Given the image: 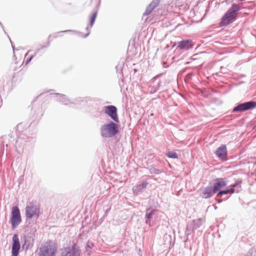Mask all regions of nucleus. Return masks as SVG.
Instances as JSON below:
<instances>
[{
  "label": "nucleus",
  "instance_id": "1",
  "mask_svg": "<svg viewBox=\"0 0 256 256\" xmlns=\"http://www.w3.org/2000/svg\"><path fill=\"white\" fill-rule=\"evenodd\" d=\"M239 10L240 8L238 4H234L232 5V8L226 12L221 18L219 26L220 27L226 26L234 22L236 18L237 12Z\"/></svg>",
  "mask_w": 256,
  "mask_h": 256
},
{
  "label": "nucleus",
  "instance_id": "2",
  "mask_svg": "<svg viewBox=\"0 0 256 256\" xmlns=\"http://www.w3.org/2000/svg\"><path fill=\"white\" fill-rule=\"evenodd\" d=\"M58 246L56 242L48 240L40 248L39 256H54L57 252Z\"/></svg>",
  "mask_w": 256,
  "mask_h": 256
},
{
  "label": "nucleus",
  "instance_id": "3",
  "mask_svg": "<svg viewBox=\"0 0 256 256\" xmlns=\"http://www.w3.org/2000/svg\"><path fill=\"white\" fill-rule=\"evenodd\" d=\"M118 132L117 124L113 122L104 124L101 128V134L103 137L110 138L116 135Z\"/></svg>",
  "mask_w": 256,
  "mask_h": 256
},
{
  "label": "nucleus",
  "instance_id": "4",
  "mask_svg": "<svg viewBox=\"0 0 256 256\" xmlns=\"http://www.w3.org/2000/svg\"><path fill=\"white\" fill-rule=\"evenodd\" d=\"M40 206L36 202L30 203L26 208V215L27 218H31L32 217H38L40 213Z\"/></svg>",
  "mask_w": 256,
  "mask_h": 256
},
{
  "label": "nucleus",
  "instance_id": "5",
  "mask_svg": "<svg viewBox=\"0 0 256 256\" xmlns=\"http://www.w3.org/2000/svg\"><path fill=\"white\" fill-rule=\"evenodd\" d=\"M62 256H80V250L76 242L64 248Z\"/></svg>",
  "mask_w": 256,
  "mask_h": 256
},
{
  "label": "nucleus",
  "instance_id": "6",
  "mask_svg": "<svg viewBox=\"0 0 256 256\" xmlns=\"http://www.w3.org/2000/svg\"><path fill=\"white\" fill-rule=\"evenodd\" d=\"M21 222V218L18 208L17 206L12 208V210L11 224L13 228H15Z\"/></svg>",
  "mask_w": 256,
  "mask_h": 256
},
{
  "label": "nucleus",
  "instance_id": "7",
  "mask_svg": "<svg viewBox=\"0 0 256 256\" xmlns=\"http://www.w3.org/2000/svg\"><path fill=\"white\" fill-rule=\"evenodd\" d=\"M105 114L108 116L116 122H119L118 116L117 114V108L114 106H108L104 107Z\"/></svg>",
  "mask_w": 256,
  "mask_h": 256
},
{
  "label": "nucleus",
  "instance_id": "8",
  "mask_svg": "<svg viewBox=\"0 0 256 256\" xmlns=\"http://www.w3.org/2000/svg\"><path fill=\"white\" fill-rule=\"evenodd\" d=\"M256 107V102H249L238 104L234 108L233 112H244L253 109Z\"/></svg>",
  "mask_w": 256,
  "mask_h": 256
},
{
  "label": "nucleus",
  "instance_id": "9",
  "mask_svg": "<svg viewBox=\"0 0 256 256\" xmlns=\"http://www.w3.org/2000/svg\"><path fill=\"white\" fill-rule=\"evenodd\" d=\"M12 241V254L13 256H18L20 249V242L17 234L14 235Z\"/></svg>",
  "mask_w": 256,
  "mask_h": 256
},
{
  "label": "nucleus",
  "instance_id": "10",
  "mask_svg": "<svg viewBox=\"0 0 256 256\" xmlns=\"http://www.w3.org/2000/svg\"><path fill=\"white\" fill-rule=\"evenodd\" d=\"M227 182L226 179L222 178H216L214 184L213 188L214 192H218L220 189L226 186Z\"/></svg>",
  "mask_w": 256,
  "mask_h": 256
},
{
  "label": "nucleus",
  "instance_id": "11",
  "mask_svg": "<svg viewBox=\"0 0 256 256\" xmlns=\"http://www.w3.org/2000/svg\"><path fill=\"white\" fill-rule=\"evenodd\" d=\"M194 46L192 40H184L178 42V48L180 50H188Z\"/></svg>",
  "mask_w": 256,
  "mask_h": 256
},
{
  "label": "nucleus",
  "instance_id": "12",
  "mask_svg": "<svg viewBox=\"0 0 256 256\" xmlns=\"http://www.w3.org/2000/svg\"><path fill=\"white\" fill-rule=\"evenodd\" d=\"M216 153L218 158L224 159L227 154L226 146H222L218 148Z\"/></svg>",
  "mask_w": 256,
  "mask_h": 256
},
{
  "label": "nucleus",
  "instance_id": "13",
  "mask_svg": "<svg viewBox=\"0 0 256 256\" xmlns=\"http://www.w3.org/2000/svg\"><path fill=\"white\" fill-rule=\"evenodd\" d=\"M176 6L180 10L186 11L189 8V5L186 2V0H177L176 2Z\"/></svg>",
  "mask_w": 256,
  "mask_h": 256
},
{
  "label": "nucleus",
  "instance_id": "14",
  "mask_svg": "<svg viewBox=\"0 0 256 256\" xmlns=\"http://www.w3.org/2000/svg\"><path fill=\"white\" fill-rule=\"evenodd\" d=\"M216 192H214V188L212 187L206 188L202 192L205 198H210Z\"/></svg>",
  "mask_w": 256,
  "mask_h": 256
},
{
  "label": "nucleus",
  "instance_id": "15",
  "mask_svg": "<svg viewBox=\"0 0 256 256\" xmlns=\"http://www.w3.org/2000/svg\"><path fill=\"white\" fill-rule=\"evenodd\" d=\"M234 192V189L232 188L230 190L219 191L217 194V196L220 197L223 194H233Z\"/></svg>",
  "mask_w": 256,
  "mask_h": 256
},
{
  "label": "nucleus",
  "instance_id": "16",
  "mask_svg": "<svg viewBox=\"0 0 256 256\" xmlns=\"http://www.w3.org/2000/svg\"><path fill=\"white\" fill-rule=\"evenodd\" d=\"M166 156L169 158H178V156L177 154L174 152H168L166 153Z\"/></svg>",
  "mask_w": 256,
  "mask_h": 256
},
{
  "label": "nucleus",
  "instance_id": "17",
  "mask_svg": "<svg viewBox=\"0 0 256 256\" xmlns=\"http://www.w3.org/2000/svg\"><path fill=\"white\" fill-rule=\"evenodd\" d=\"M97 13L96 12H94L92 16V18H90V25L92 26L94 22V21L96 20V17Z\"/></svg>",
  "mask_w": 256,
  "mask_h": 256
},
{
  "label": "nucleus",
  "instance_id": "18",
  "mask_svg": "<svg viewBox=\"0 0 256 256\" xmlns=\"http://www.w3.org/2000/svg\"><path fill=\"white\" fill-rule=\"evenodd\" d=\"M156 210H152L149 214H147V217L148 218H150L154 214Z\"/></svg>",
  "mask_w": 256,
  "mask_h": 256
},
{
  "label": "nucleus",
  "instance_id": "19",
  "mask_svg": "<svg viewBox=\"0 0 256 256\" xmlns=\"http://www.w3.org/2000/svg\"><path fill=\"white\" fill-rule=\"evenodd\" d=\"M147 184H148V182H142L141 184L142 188H145Z\"/></svg>",
  "mask_w": 256,
  "mask_h": 256
},
{
  "label": "nucleus",
  "instance_id": "20",
  "mask_svg": "<svg viewBox=\"0 0 256 256\" xmlns=\"http://www.w3.org/2000/svg\"><path fill=\"white\" fill-rule=\"evenodd\" d=\"M32 58V57H30V58L28 60H28L27 62H29L31 60Z\"/></svg>",
  "mask_w": 256,
  "mask_h": 256
},
{
  "label": "nucleus",
  "instance_id": "21",
  "mask_svg": "<svg viewBox=\"0 0 256 256\" xmlns=\"http://www.w3.org/2000/svg\"><path fill=\"white\" fill-rule=\"evenodd\" d=\"M236 186V184H234V185L232 186L233 187H234Z\"/></svg>",
  "mask_w": 256,
  "mask_h": 256
}]
</instances>
